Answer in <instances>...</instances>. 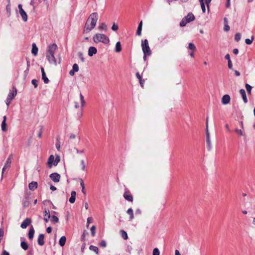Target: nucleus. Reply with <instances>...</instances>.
<instances>
[{"instance_id":"obj_1","label":"nucleus","mask_w":255,"mask_h":255,"mask_svg":"<svg viewBox=\"0 0 255 255\" xmlns=\"http://www.w3.org/2000/svg\"><path fill=\"white\" fill-rule=\"evenodd\" d=\"M98 19V14L97 12L91 13L88 18L83 30V33L87 34L93 29L96 25Z\"/></svg>"},{"instance_id":"obj_2","label":"nucleus","mask_w":255,"mask_h":255,"mask_svg":"<svg viewBox=\"0 0 255 255\" xmlns=\"http://www.w3.org/2000/svg\"><path fill=\"white\" fill-rule=\"evenodd\" d=\"M93 40L95 43L102 42L105 44H108L110 42L109 37L105 34L96 33L93 37Z\"/></svg>"},{"instance_id":"obj_3","label":"nucleus","mask_w":255,"mask_h":255,"mask_svg":"<svg viewBox=\"0 0 255 255\" xmlns=\"http://www.w3.org/2000/svg\"><path fill=\"white\" fill-rule=\"evenodd\" d=\"M195 17L192 12H189L187 15L183 17L180 22V26L181 27L185 26L187 23L193 21L195 20Z\"/></svg>"},{"instance_id":"obj_4","label":"nucleus","mask_w":255,"mask_h":255,"mask_svg":"<svg viewBox=\"0 0 255 255\" xmlns=\"http://www.w3.org/2000/svg\"><path fill=\"white\" fill-rule=\"evenodd\" d=\"M60 161V158L59 155H57L55 159L54 160V156L53 155H51L47 161V166L49 168H51L53 165L56 166Z\"/></svg>"},{"instance_id":"obj_5","label":"nucleus","mask_w":255,"mask_h":255,"mask_svg":"<svg viewBox=\"0 0 255 255\" xmlns=\"http://www.w3.org/2000/svg\"><path fill=\"white\" fill-rule=\"evenodd\" d=\"M17 94V90L15 87H13L12 90L10 91L5 101L7 107L9 106L11 101L14 98Z\"/></svg>"},{"instance_id":"obj_6","label":"nucleus","mask_w":255,"mask_h":255,"mask_svg":"<svg viewBox=\"0 0 255 255\" xmlns=\"http://www.w3.org/2000/svg\"><path fill=\"white\" fill-rule=\"evenodd\" d=\"M141 47L143 53H145L148 55H151V51L148 45V42L147 39L142 40Z\"/></svg>"},{"instance_id":"obj_7","label":"nucleus","mask_w":255,"mask_h":255,"mask_svg":"<svg viewBox=\"0 0 255 255\" xmlns=\"http://www.w3.org/2000/svg\"><path fill=\"white\" fill-rule=\"evenodd\" d=\"M57 48V45L55 43L50 44L47 47L46 54H54Z\"/></svg>"},{"instance_id":"obj_8","label":"nucleus","mask_w":255,"mask_h":255,"mask_svg":"<svg viewBox=\"0 0 255 255\" xmlns=\"http://www.w3.org/2000/svg\"><path fill=\"white\" fill-rule=\"evenodd\" d=\"M18 8L19 10V13L24 21H26L27 20V15L26 13L25 12V11L23 10V9L22 7L21 4H19Z\"/></svg>"},{"instance_id":"obj_9","label":"nucleus","mask_w":255,"mask_h":255,"mask_svg":"<svg viewBox=\"0 0 255 255\" xmlns=\"http://www.w3.org/2000/svg\"><path fill=\"white\" fill-rule=\"evenodd\" d=\"M50 178L54 182H58L60 179V175L57 173H53L50 175Z\"/></svg>"},{"instance_id":"obj_10","label":"nucleus","mask_w":255,"mask_h":255,"mask_svg":"<svg viewBox=\"0 0 255 255\" xmlns=\"http://www.w3.org/2000/svg\"><path fill=\"white\" fill-rule=\"evenodd\" d=\"M46 58L50 64H53L55 65H57V62L54 54H46Z\"/></svg>"},{"instance_id":"obj_11","label":"nucleus","mask_w":255,"mask_h":255,"mask_svg":"<svg viewBox=\"0 0 255 255\" xmlns=\"http://www.w3.org/2000/svg\"><path fill=\"white\" fill-rule=\"evenodd\" d=\"M11 163V158L10 157H9L7 159L6 163H5L4 166L2 168V174H3L4 173V171H5L6 170H8L9 168Z\"/></svg>"},{"instance_id":"obj_12","label":"nucleus","mask_w":255,"mask_h":255,"mask_svg":"<svg viewBox=\"0 0 255 255\" xmlns=\"http://www.w3.org/2000/svg\"><path fill=\"white\" fill-rule=\"evenodd\" d=\"M31 223V220L30 218L25 219L21 223L20 227L22 229H25Z\"/></svg>"},{"instance_id":"obj_13","label":"nucleus","mask_w":255,"mask_h":255,"mask_svg":"<svg viewBox=\"0 0 255 255\" xmlns=\"http://www.w3.org/2000/svg\"><path fill=\"white\" fill-rule=\"evenodd\" d=\"M230 97L229 95H225L222 98V103L223 105H227L230 103Z\"/></svg>"},{"instance_id":"obj_14","label":"nucleus","mask_w":255,"mask_h":255,"mask_svg":"<svg viewBox=\"0 0 255 255\" xmlns=\"http://www.w3.org/2000/svg\"><path fill=\"white\" fill-rule=\"evenodd\" d=\"M97 52V50L96 47L94 46H91L88 49V55L89 56L92 57L94 54H96Z\"/></svg>"},{"instance_id":"obj_15","label":"nucleus","mask_w":255,"mask_h":255,"mask_svg":"<svg viewBox=\"0 0 255 255\" xmlns=\"http://www.w3.org/2000/svg\"><path fill=\"white\" fill-rule=\"evenodd\" d=\"M208 119L207 117L206 118V141L211 140L210 132L208 129Z\"/></svg>"},{"instance_id":"obj_16","label":"nucleus","mask_w":255,"mask_h":255,"mask_svg":"<svg viewBox=\"0 0 255 255\" xmlns=\"http://www.w3.org/2000/svg\"><path fill=\"white\" fill-rule=\"evenodd\" d=\"M124 197L128 201L132 202L133 201V197L132 195L130 194L129 191H127L125 192L124 194Z\"/></svg>"},{"instance_id":"obj_17","label":"nucleus","mask_w":255,"mask_h":255,"mask_svg":"<svg viewBox=\"0 0 255 255\" xmlns=\"http://www.w3.org/2000/svg\"><path fill=\"white\" fill-rule=\"evenodd\" d=\"M240 93L242 97V98H243L244 102L245 103H247L248 102V99H247V95H246V93L245 90L244 89H241L240 90Z\"/></svg>"},{"instance_id":"obj_18","label":"nucleus","mask_w":255,"mask_h":255,"mask_svg":"<svg viewBox=\"0 0 255 255\" xmlns=\"http://www.w3.org/2000/svg\"><path fill=\"white\" fill-rule=\"evenodd\" d=\"M44 236L43 234H40L38 236L37 242L39 245L43 246L44 244Z\"/></svg>"},{"instance_id":"obj_19","label":"nucleus","mask_w":255,"mask_h":255,"mask_svg":"<svg viewBox=\"0 0 255 255\" xmlns=\"http://www.w3.org/2000/svg\"><path fill=\"white\" fill-rule=\"evenodd\" d=\"M44 220L45 222L47 223L51 217L49 211L45 209L44 212Z\"/></svg>"},{"instance_id":"obj_20","label":"nucleus","mask_w":255,"mask_h":255,"mask_svg":"<svg viewBox=\"0 0 255 255\" xmlns=\"http://www.w3.org/2000/svg\"><path fill=\"white\" fill-rule=\"evenodd\" d=\"M34 232H35L34 229L33 227L32 226H31L29 228L28 234V238L29 240H32V239L33 238V237H34Z\"/></svg>"},{"instance_id":"obj_21","label":"nucleus","mask_w":255,"mask_h":255,"mask_svg":"<svg viewBox=\"0 0 255 255\" xmlns=\"http://www.w3.org/2000/svg\"><path fill=\"white\" fill-rule=\"evenodd\" d=\"M28 187L30 190H34L37 187V183L35 181H32L29 184Z\"/></svg>"},{"instance_id":"obj_22","label":"nucleus","mask_w":255,"mask_h":255,"mask_svg":"<svg viewBox=\"0 0 255 255\" xmlns=\"http://www.w3.org/2000/svg\"><path fill=\"white\" fill-rule=\"evenodd\" d=\"M76 193L75 191H73L71 193V197L69 199V202L71 203H74L76 200Z\"/></svg>"},{"instance_id":"obj_23","label":"nucleus","mask_w":255,"mask_h":255,"mask_svg":"<svg viewBox=\"0 0 255 255\" xmlns=\"http://www.w3.org/2000/svg\"><path fill=\"white\" fill-rule=\"evenodd\" d=\"M32 50L31 53L34 55L36 56L38 53V48L37 47L36 44L34 43L32 45Z\"/></svg>"},{"instance_id":"obj_24","label":"nucleus","mask_w":255,"mask_h":255,"mask_svg":"<svg viewBox=\"0 0 255 255\" xmlns=\"http://www.w3.org/2000/svg\"><path fill=\"white\" fill-rule=\"evenodd\" d=\"M224 29L225 31H228L230 30V26L228 24V20L226 17L224 18Z\"/></svg>"},{"instance_id":"obj_25","label":"nucleus","mask_w":255,"mask_h":255,"mask_svg":"<svg viewBox=\"0 0 255 255\" xmlns=\"http://www.w3.org/2000/svg\"><path fill=\"white\" fill-rule=\"evenodd\" d=\"M142 21H141L138 26L137 29L136 31V34L137 35H141V30H142Z\"/></svg>"},{"instance_id":"obj_26","label":"nucleus","mask_w":255,"mask_h":255,"mask_svg":"<svg viewBox=\"0 0 255 255\" xmlns=\"http://www.w3.org/2000/svg\"><path fill=\"white\" fill-rule=\"evenodd\" d=\"M66 241V238L65 236H62L59 240V245L60 246L63 247L65 245Z\"/></svg>"},{"instance_id":"obj_27","label":"nucleus","mask_w":255,"mask_h":255,"mask_svg":"<svg viewBox=\"0 0 255 255\" xmlns=\"http://www.w3.org/2000/svg\"><path fill=\"white\" fill-rule=\"evenodd\" d=\"M242 129H243L236 128L235 131L237 134L240 136H245V133Z\"/></svg>"},{"instance_id":"obj_28","label":"nucleus","mask_w":255,"mask_h":255,"mask_svg":"<svg viewBox=\"0 0 255 255\" xmlns=\"http://www.w3.org/2000/svg\"><path fill=\"white\" fill-rule=\"evenodd\" d=\"M127 213L129 215V220H132L133 218H134V216H133V210L131 208H129L127 211Z\"/></svg>"},{"instance_id":"obj_29","label":"nucleus","mask_w":255,"mask_h":255,"mask_svg":"<svg viewBox=\"0 0 255 255\" xmlns=\"http://www.w3.org/2000/svg\"><path fill=\"white\" fill-rule=\"evenodd\" d=\"M122 50L121 44L120 42H117L116 44L115 51L116 52H120Z\"/></svg>"},{"instance_id":"obj_30","label":"nucleus","mask_w":255,"mask_h":255,"mask_svg":"<svg viewBox=\"0 0 255 255\" xmlns=\"http://www.w3.org/2000/svg\"><path fill=\"white\" fill-rule=\"evenodd\" d=\"M20 246L25 251L27 250L28 248V245L24 241H21Z\"/></svg>"},{"instance_id":"obj_31","label":"nucleus","mask_w":255,"mask_h":255,"mask_svg":"<svg viewBox=\"0 0 255 255\" xmlns=\"http://www.w3.org/2000/svg\"><path fill=\"white\" fill-rule=\"evenodd\" d=\"M80 101H81V108L82 110L83 108L84 107V106L85 104V101L84 100V97L81 93L80 94Z\"/></svg>"},{"instance_id":"obj_32","label":"nucleus","mask_w":255,"mask_h":255,"mask_svg":"<svg viewBox=\"0 0 255 255\" xmlns=\"http://www.w3.org/2000/svg\"><path fill=\"white\" fill-rule=\"evenodd\" d=\"M89 249L90 250L95 252L97 254H98L99 253V249L98 248V247L96 246L91 245L89 247Z\"/></svg>"},{"instance_id":"obj_33","label":"nucleus","mask_w":255,"mask_h":255,"mask_svg":"<svg viewBox=\"0 0 255 255\" xmlns=\"http://www.w3.org/2000/svg\"><path fill=\"white\" fill-rule=\"evenodd\" d=\"M98 29L100 30H103L106 31L107 30V26L105 23H102L100 24V25H99Z\"/></svg>"},{"instance_id":"obj_34","label":"nucleus","mask_w":255,"mask_h":255,"mask_svg":"<svg viewBox=\"0 0 255 255\" xmlns=\"http://www.w3.org/2000/svg\"><path fill=\"white\" fill-rule=\"evenodd\" d=\"M188 49L191 50V51H195L196 50V46L192 43H189L188 44Z\"/></svg>"},{"instance_id":"obj_35","label":"nucleus","mask_w":255,"mask_h":255,"mask_svg":"<svg viewBox=\"0 0 255 255\" xmlns=\"http://www.w3.org/2000/svg\"><path fill=\"white\" fill-rule=\"evenodd\" d=\"M42 79L43 80L45 84H48L49 82V79L46 76V74L45 72H43V74H42Z\"/></svg>"},{"instance_id":"obj_36","label":"nucleus","mask_w":255,"mask_h":255,"mask_svg":"<svg viewBox=\"0 0 255 255\" xmlns=\"http://www.w3.org/2000/svg\"><path fill=\"white\" fill-rule=\"evenodd\" d=\"M254 39V37L252 35L251 37V39H246L245 42L248 45H250L252 43L253 40Z\"/></svg>"},{"instance_id":"obj_37","label":"nucleus","mask_w":255,"mask_h":255,"mask_svg":"<svg viewBox=\"0 0 255 255\" xmlns=\"http://www.w3.org/2000/svg\"><path fill=\"white\" fill-rule=\"evenodd\" d=\"M51 221L55 224L59 222V219L57 216L53 215L51 216Z\"/></svg>"},{"instance_id":"obj_38","label":"nucleus","mask_w":255,"mask_h":255,"mask_svg":"<svg viewBox=\"0 0 255 255\" xmlns=\"http://www.w3.org/2000/svg\"><path fill=\"white\" fill-rule=\"evenodd\" d=\"M245 86L248 94L250 95L251 94L252 87L248 84H246Z\"/></svg>"},{"instance_id":"obj_39","label":"nucleus","mask_w":255,"mask_h":255,"mask_svg":"<svg viewBox=\"0 0 255 255\" xmlns=\"http://www.w3.org/2000/svg\"><path fill=\"white\" fill-rule=\"evenodd\" d=\"M199 2H200V4H201V9H202V12L203 13H205V11H206V8H205V4H204V1H203V0H201V1H199Z\"/></svg>"},{"instance_id":"obj_40","label":"nucleus","mask_w":255,"mask_h":255,"mask_svg":"<svg viewBox=\"0 0 255 255\" xmlns=\"http://www.w3.org/2000/svg\"><path fill=\"white\" fill-rule=\"evenodd\" d=\"M121 235H122V237L124 238V239H125V240L128 239V234L125 231L121 230Z\"/></svg>"},{"instance_id":"obj_41","label":"nucleus","mask_w":255,"mask_h":255,"mask_svg":"<svg viewBox=\"0 0 255 255\" xmlns=\"http://www.w3.org/2000/svg\"><path fill=\"white\" fill-rule=\"evenodd\" d=\"M207 144V149L209 151L211 150L212 149V143L211 140H206Z\"/></svg>"},{"instance_id":"obj_42","label":"nucleus","mask_w":255,"mask_h":255,"mask_svg":"<svg viewBox=\"0 0 255 255\" xmlns=\"http://www.w3.org/2000/svg\"><path fill=\"white\" fill-rule=\"evenodd\" d=\"M1 129L3 131H5L7 130L6 122H2Z\"/></svg>"},{"instance_id":"obj_43","label":"nucleus","mask_w":255,"mask_h":255,"mask_svg":"<svg viewBox=\"0 0 255 255\" xmlns=\"http://www.w3.org/2000/svg\"><path fill=\"white\" fill-rule=\"evenodd\" d=\"M91 235L93 237H94L95 236V230H96V227L95 226H92L91 228Z\"/></svg>"},{"instance_id":"obj_44","label":"nucleus","mask_w":255,"mask_h":255,"mask_svg":"<svg viewBox=\"0 0 255 255\" xmlns=\"http://www.w3.org/2000/svg\"><path fill=\"white\" fill-rule=\"evenodd\" d=\"M78 56L80 59V60H81V61L82 62H84V61H85L82 52H79L78 53Z\"/></svg>"},{"instance_id":"obj_45","label":"nucleus","mask_w":255,"mask_h":255,"mask_svg":"<svg viewBox=\"0 0 255 255\" xmlns=\"http://www.w3.org/2000/svg\"><path fill=\"white\" fill-rule=\"evenodd\" d=\"M241 34L240 33H237L235 34V39L236 41L238 42L241 39Z\"/></svg>"},{"instance_id":"obj_46","label":"nucleus","mask_w":255,"mask_h":255,"mask_svg":"<svg viewBox=\"0 0 255 255\" xmlns=\"http://www.w3.org/2000/svg\"><path fill=\"white\" fill-rule=\"evenodd\" d=\"M160 252L157 248H155L153 250L152 255H159Z\"/></svg>"},{"instance_id":"obj_47","label":"nucleus","mask_w":255,"mask_h":255,"mask_svg":"<svg viewBox=\"0 0 255 255\" xmlns=\"http://www.w3.org/2000/svg\"><path fill=\"white\" fill-rule=\"evenodd\" d=\"M99 245L102 248H105L107 246V243L105 240H102L100 243Z\"/></svg>"},{"instance_id":"obj_48","label":"nucleus","mask_w":255,"mask_h":255,"mask_svg":"<svg viewBox=\"0 0 255 255\" xmlns=\"http://www.w3.org/2000/svg\"><path fill=\"white\" fill-rule=\"evenodd\" d=\"M81 165L82 166V170L85 171L86 169V165L84 160H81L80 161Z\"/></svg>"},{"instance_id":"obj_49","label":"nucleus","mask_w":255,"mask_h":255,"mask_svg":"<svg viewBox=\"0 0 255 255\" xmlns=\"http://www.w3.org/2000/svg\"><path fill=\"white\" fill-rule=\"evenodd\" d=\"M29 204H30V202L27 199H25L23 201V206H24L25 207H28L29 206Z\"/></svg>"},{"instance_id":"obj_50","label":"nucleus","mask_w":255,"mask_h":255,"mask_svg":"<svg viewBox=\"0 0 255 255\" xmlns=\"http://www.w3.org/2000/svg\"><path fill=\"white\" fill-rule=\"evenodd\" d=\"M72 70L73 71L78 72L79 71V66L77 64H74L73 65Z\"/></svg>"},{"instance_id":"obj_51","label":"nucleus","mask_w":255,"mask_h":255,"mask_svg":"<svg viewBox=\"0 0 255 255\" xmlns=\"http://www.w3.org/2000/svg\"><path fill=\"white\" fill-rule=\"evenodd\" d=\"M56 147L57 149V150H59L60 148V141L58 140V138H57V142L56 143Z\"/></svg>"},{"instance_id":"obj_52","label":"nucleus","mask_w":255,"mask_h":255,"mask_svg":"<svg viewBox=\"0 0 255 255\" xmlns=\"http://www.w3.org/2000/svg\"><path fill=\"white\" fill-rule=\"evenodd\" d=\"M31 82H32V84L34 85L35 88L37 87V86H38L37 81L36 80L33 79L32 80Z\"/></svg>"},{"instance_id":"obj_53","label":"nucleus","mask_w":255,"mask_h":255,"mask_svg":"<svg viewBox=\"0 0 255 255\" xmlns=\"http://www.w3.org/2000/svg\"><path fill=\"white\" fill-rule=\"evenodd\" d=\"M112 29L114 31H117L118 29V26L114 23L112 27Z\"/></svg>"},{"instance_id":"obj_54","label":"nucleus","mask_w":255,"mask_h":255,"mask_svg":"<svg viewBox=\"0 0 255 255\" xmlns=\"http://www.w3.org/2000/svg\"><path fill=\"white\" fill-rule=\"evenodd\" d=\"M92 221V218L91 217H89L87 219V227L88 228L89 224Z\"/></svg>"},{"instance_id":"obj_55","label":"nucleus","mask_w":255,"mask_h":255,"mask_svg":"<svg viewBox=\"0 0 255 255\" xmlns=\"http://www.w3.org/2000/svg\"><path fill=\"white\" fill-rule=\"evenodd\" d=\"M228 65L229 69H232L233 65L231 60L228 61Z\"/></svg>"},{"instance_id":"obj_56","label":"nucleus","mask_w":255,"mask_h":255,"mask_svg":"<svg viewBox=\"0 0 255 255\" xmlns=\"http://www.w3.org/2000/svg\"><path fill=\"white\" fill-rule=\"evenodd\" d=\"M76 152L77 153H78V154L83 153L85 152V150L84 149H82V150H79L77 148H76Z\"/></svg>"},{"instance_id":"obj_57","label":"nucleus","mask_w":255,"mask_h":255,"mask_svg":"<svg viewBox=\"0 0 255 255\" xmlns=\"http://www.w3.org/2000/svg\"><path fill=\"white\" fill-rule=\"evenodd\" d=\"M211 0H205V3H206V4L207 5V6L208 10H209V4L211 2Z\"/></svg>"},{"instance_id":"obj_58","label":"nucleus","mask_w":255,"mask_h":255,"mask_svg":"<svg viewBox=\"0 0 255 255\" xmlns=\"http://www.w3.org/2000/svg\"><path fill=\"white\" fill-rule=\"evenodd\" d=\"M80 185H81L82 188H85L84 183L83 180L82 179H80Z\"/></svg>"},{"instance_id":"obj_59","label":"nucleus","mask_w":255,"mask_h":255,"mask_svg":"<svg viewBox=\"0 0 255 255\" xmlns=\"http://www.w3.org/2000/svg\"><path fill=\"white\" fill-rule=\"evenodd\" d=\"M136 76L137 78L139 80V81H141L142 78H141V76L140 75L139 73L137 72L136 73Z\"/></svg>"},{"instance_id":"obj_60","label":"nucleus","mask_w":255,"mask_h":255,"mask_svg":"<svg viewBox=\"0 0 255 255\" xmlns=\"http://www.w3.org/2000/svg\"><path fill=\"white\" fill-rule=\"evenodd\" d=\"M225 58L227 60H228V61H229V60H231L230 59V56L229 54H227L225 55Z\"/></svg>"},{"instance_id":"obj_61","label":"nucleus","mask_w":255,"mask_h":255,"mask_svg":"<svg viewBox=\"0 0 255 255\" xmlns=\"http://www.w3.org/2000/svg\"><path fill=\"white\" fill-rule=\"evenodd\" d=\"M233 53H234V54H235V55H237V54H238V53H239V50H238V49L235 48V49H233Z\"/></svg>"},{"instance_id":"obj_62","label":"nucleus","mask_w":255,"mask_h":255,"mask_svg":"<svg viewBox=\"0 0 255 255\" xmlns=\"http://www.w3.org/2000/svg\"><path fill=\"white\" fill-rule=\"evenodd\" d=\"M52 231V228L50 227H48L47 229H46V232L48 233H50Z\"/></svg>"},{"instance_id":"obj_63","label":"nucleus","mask_w":255,"mask_h":255,"mask_svg":"<svg viewBox=\"0 0 255 255\" xmlns=\"http://www.w3.org/2000/svg\"><path fill=\"white\" fill-rule=\"evenodd\" d=\"M76 137V135L73 134V133H71L70 135V136H69V138L70 139H74Z\"/></svg>"},{"instance_id":"obj_64","label":"nucleus","mask_w":255,"mask_h":255,"mask_svg":"<svg viewBox=\"0 0 255 255\" xmlns=\"http://www.w3.org/2000/svg\"><path fill=\"white\" fill-rule=\"evenodd\" d=\"M1 255H9V254L8 252H7L5 250H4L2 252V254Z\"/></svg>"}]
</instances>
